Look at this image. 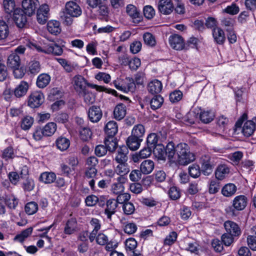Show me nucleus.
I'll list each match as a JSON object with an SVG mask.
<instances>
[{
	"label": "nucleus",
	"mask_w": 256,
	"mask_h": 256,
	"mask_svg": "<svg viewBox=\"0 0 256 256\" xmlns=\"http://www.w3.org/2000/svg\"><path fill=\"white\" fill-rule=\"evenodd\" d=\"M172 157V163L185 166L194 162V154L190 152L188 146L186 143H180L176 146L173 143V147L168 151Z\"/></svg>",
	"instance_id": "1"
},
{
	"label": "nucleus",
	"mask_w": 256,
	"mask_h": 256,
	"mask_svg": "<svg viewBox=\"0 0 256 256\" xmlns=\"http://www.w3.org/2000/svg\"><path fill=\"white\" fill-rule=\"evenodd\" d=\"M82 14L81 8L76 2L70 1L66 4L65 12L61 16L64 23L70 26L73 22L74 18H78Z\"/></svg>",
	"instance_id": "2"
},
{
	"label": "nucleus",
	"mask_w": 256,
	"mask_h": 256,
	"mask_svg": "<svg viewBox=\"0 0 256 256\" xmlns=\"http://www.w3.org/2000/svg\"><path fill=\"white\" fill-rule=\"evenodd\" d=\"M173 142H169L166 148L163 144H158L152 148L153 153L156 158L158 160H165L167 157L169 161L171 162L172 157L170 155V150L172 147H173Z\"/></svg>",
	"instance_id": "3"
},
{
	"label": "nucleus",
	"mask_w": 256,
	"mask_h": 256,
	"mask_svg": "<svg viewBox=\"0 0 256 256\" xmlns=\"http://www.w3.org/2000/svg\"><path fill=\"white\" fill-rule=\"evenodd\" d=\"M232 203L234 208L231 212L234 214L235 210H243L246 208L248 203V198L244 195H239L233 199Z\"/></svg>",
	"instance_id": "4"
},
{
	"label": "nucleus",
	"mask_w": 256,
	"mask_h": 256,
	"mask_svg": "<svg viewBox=\"0 0 256 256\" xmlns=\"http://www.w3.org/2000/svg\"><path fill=\"white\" fill-rule=\"evenodd\" d=\"M44 98L42 92L38 91L34 92L28 97V106L33 108H38L44 102Z\"/></svg>",
	"instance_id": "5"
},
{
	"label": "nucleus",
	"mask_w": 256,
	"mask_h": 256,
	"mask_svg": "<svg viewBox=\"0 0 256 256\" xmlns=\"http://www.w3.org/2000/svg\"><path fill=\"white\" fill-rule=\"evenodd\" d=\"M22 8L23 11L28 16H30L36 12V10L40 5L38 0H23L22 2Z\"/></svg>",
	"instance_id": "6"
},
{
	"label": "nucleus",
	"mask_w": 256,
	"mask_h": 256,
	"mask_svg": "<svg viewBox=\"0 0 256 256\" xmlns=\"http://www.w3.org/2000/svg\"><path fill=\"white\" fill-rule=\"evenodd\" d=\"M26 16L22 10L18 8L14 12L12 18L18 27L22 28L27 22Z\"/></svg>",
	"instance_id": "7"
},
{
	"label": "nucleus",
	"mask_w": 256,
	"mask_h": 256,
	"mask_svg": "<svg viewBox=\"0 0 256 256\" xmlns=\"http://www.w3.org/2000/svg\"><path fill=\"white\" fill-rule=\"evenodd\" d=\"M168 40L171 47L176 50H188L187 45L184 44L182 38L179 35L170 36Z\"/></svg>",
	"instance_id": "8"
},
{
	"label": "nucleus",
	"mask_w": 256,
	"mask_h": 256,
	"mask_svg": "<svg viewBox=\"0 0 256 256\" xmlns=\"http://www.w3.org/2000/svg\"><path fill=\"white\" fill-rule=\"evenodd\" d=\"M39 52H42L48 54H52L55 56H60L63 50L62 48L56 44H50L46 46L43 49L40 46L36 47Z\"/></svg>",
	"instance_id": "9"
},
{
	"label": "nucleus",
	"mask_w": 256,
	"mask_h": 256,
	"mask_svg": "<svg viewBox=\"0 0 256 256\" xmlns=\"http://www.w3.org/2000/svg\"><path fill=\"white\" fill-rule=\"evenodd\" d=\"M126 12L132 19V22L134 23L138 24L142 20L140 10L133 4H130L126 6Z\"/></svg>",
	"instance_id": "10"
},
{
	"label": "nucleus",
	"mask_w": 256,
	"mask_h": 256,
	"mask_svg": "<svg viewBox=\"0 0 256 256\" xmlns=\"http://www.w3.org/2000/svg\"><path fill=\"white\" fill-rule=\"evenodd\" d=\"M224 226L226 233L235 237L238 236L241 234V230L239 226L236 222L227 220L224 223Z\"/></svg>",
	"instance_id": "11"
},
{
	"label": "nucleus",
	"mask_w": 256,
	"mask_h": 256,
	"mask_svg": "<svg viewBox=\"0 0 256 256\" xmlns=\"http://www.w3.org/2000/svg\"><path fill=\"white\" fill-rule=\"evenodd\" d=\"M158 6L160 12L166 15L170 14L174 9L171 0H160Z\"/></svg>",
	"instance_id": "12"
},
{
	"label": "nucleus",
	"mask_w": 256,
	"mask_h": 256,
	"mask_svg": "<svg viewBox=\"0 0 256 256\" xmlns=\"http://www.w3.org/2000/svg\"><path fill=\"white\" fill-rule=\"evenodd\" d=\"M202 172L205 176H208L212 174L213 165L209 156L204 155L201 158Z\"/></svg>",
	"instance_id": "13"
},
{
	"label": "nucleus",
	"mask_w": 256,
	"mask_h": 256,
	"mask_svg": "<svg viewBox=\"0 0 256 256\" xmlns=\"http://www.w3.org/2000/svg\"><path fill=\"white\" fill-rule=\"evenodd\" d=\"M73 82L74 90L79 94L86 90V82L82 76L78 75L74 76Z\"/></svg>",
	"instance_id": "14"
},
{
	"label": "nucleus",
	"mask_w": 256,
	"mask_h": 256,
	"mask_svg": "<svg viewBox=\"0 0 256 256\" xmlns=\"http://www.w3.org/2000/svg\"><path fill=\"white\" fill-rule=\"evenodd\" d=\"M49 8L47 4L42 5L38 10L37 20L40 24H44L48 18Z\"/></svg>",
	"instance_id": "15"
},
{
	"label": "nucleus",
	"mask_w": 256,
	"mask_h": 256,
	"mask_svg": "<svg viewBox=\"0 0 256 256\" xmlns=\"http://www.w3.org/2000/svg\"><path fill=\"white\" fill-rule=\"evenodd\" d=\"M102 112L99 106H92L90 108L88 111V117L92 122H97L102 117Z\"/></svg>",
	"instance_id": "16"
},
{
	"label": "nucleus",
	"mask_w": 256,
	"mask_h": 256,
	"mask_svg": "<svg viewBox=\"0 0 256 256\" xmlns=\"http://www.w3.org/2000/svg\"><path fill=\"white\" fill-rule=\"evenodd\" d=\"M97 174V170L96 168H87L85 172L84 176L86 179H90L88 181L89 186L92 190L95 189V180Z\"/></svg>",
	"instance_id": "17"
},
{
	"label": "nucleus",
	"mask_w": 256,
	"mask_h": 256,
	"mask_svg": "<svg viewBox=\"0 0 256 256\" xmlns=\"http://www.w3.org/2000/svg\"><path fill=\"white\" fill-rule=\"evenodd\" d=\"M118 207L117 202L114 199H110L106 202V207L104 210V214L108 219L111 220L112 216L116 212Z\"/></svg>",
	"instance_id": "18"
},
{
	"label": "nucleus",
	"mask_w": 256,
	"mask_h": 256,
	"mask_svg": "<svg viewBox=\"0 0 256 256\" xmlns=\"http://www.w3.org/2000/svg\"><path fill=\"white\" fill-rule=\"evenodd\" d=\"M128 150L126 146H120L117 150V154L115 158L116 161L118 162H125L128 160Z\"/></svg>",
	"instance_id": "19"
},
{
	"label": "nucleus",
	"mask_w": 256,
	"mask_h": 256,
	"mask_svg": "<svg viewBox=\"0 0 256 256\" xmlns=\"http://www.w3.org/2000/svg\"><path fill=\"white\" fill-rule=\"evenodd\" d=\"M230 173L228 166L224 164H220L216 168L215 171V176L216 179L222 180Z\"/></svg>",
	"instance_id": "20"
},
{
	"label": "nucleus",
	"mask_w": 256,
	"mask_h": 256,
	"mask_svg": "<svg viewBox=\"0 0 256 256\" xmlns=\"http://www.w3.org/2000/svg\"><path fill=\"white\" fill-rule=\"evenodd\" d=\"M162 88V84L160 80H154L150 82L148 85V92L152 94L160 93Z\"/></svg>",
	"instance_id": "21"
},
{
	"label": "nucleus",
	"mask_w": 256,
	"mask_h": 256,
	"mask_svg": "<svg viewBox=\"0 0 256 256\" xmlns=\"http://www.w3.org/2000/svg\"><path fill=\"white\" fill-rule=\"evenodd\" d=\"M28 84L25 81H22L14 90V96L17 98L24 96L28 89Z\"/></svg>",
	"instance_id": "22"
},
{
	"label": "nucleus",
	"mask_w": 256,
	"mask_h": 256,
	"mask_svg": "<svg viewBox=\"0 0 256 256\" xmlns=\"http://www.w3.org/2000/svg\"><path fill=\"white\" fill-rule=\"evenodd\" d=\"M77 228V221L75 218H71L68 220L64 228V233L66 234H74Z\"/></svg>",
	"instance_id": "23"
},
{
	"label": "nucleus",
	"mask_w": 256,
	"mask_h": 256,
	"mask_svg": "<svg viewBox=\"0 0 256 256\" xmlns=\"http://www.w3.org/2000/svg\"><path fill=\"white\" fill-rule=\"evenodd\" d=\"M143 139L134 137L131 135L128 137L126 141L128 147L132 150H137L140 146L141 142Z\"/></svg>",
	"instance_id": "24"
},
{
	"label": "nucleus",
	"mask_w": 256,
	"mask_h": 256,
	"mask_svg": "<svg viewBox=\"0 0 256 256\" xmlns=\"http://www.w3.org/2000/svg\"><path fill=\"white\" fill-rule=\"evenodd\" d=\"M237 190V186L232 183L226 184L222 189V194L226 197L233 196Z\"/></svg>",
	"instance_id": "25"
},
{
	"label": "nucleus",
	"mask_w": 256,
	"mask_h": 256,
	"mask_svg": "<svg viewBox=\"0 0 256 256\" xmlns=\"http://www.w3.org/2000/svg\"><path fill=\"white\" fill-rule=\"evenodd\" d=\"M154 167V162L150 160H144L140 165V170L144 174L151 173Z\"/></svg>",
	"instance_id": "26"
},
{
	"label": "nucleus",
	"mask_w": 256,
	"mask_h": 256,
	"mask_svg": "<svg viewBox=\"0 0 256 256\" xmlns=\"http://www.w3.org/2000/svg\"><path fill=\"white\" fill-rule=\"evenodd\" d=\"M126 114V106L123 104H118L114 110V118L117 120H122Z\"/></svg>",
	"instance_id": "27"
},
{
	"label": "nucleus",
	"mask_w": 256,
	"mask_h": 256,
	"mask_svg": "<svg viewBox=\"0 0 256 256\" xmlns=\"http://www.w3.org/2000/svg\"><path fill=\"white\" fill-rule=\"evenodd\" d=\"M256 128V124L253 120H248L242 127V132L246 136H250L254 132Z\"/></svg>",
	"instance_id": "28"
},
{
	"label": "nucleus",
	"mask_w": 256,
	"mask_h": 256,
	"mask_svg": "<svg viewBox=\"0 0 256 256\" xmlns=\"http://www.w3.org/2000/svg\"><path fill=\"white\" fill-rule=\"evenodd\" d=\"M212 36L215 42L219 44H222L225 41V36L224 31L219 28H215L212 30Z\"/></svg>",
	"instance_id": "29"
},
{
	"label": "nucleus",
	"mask_w": 256,
	"mask_h": 256,
	"mask_svg": "<svg viewBox=\"0 0 256 256\" xmlns=\"http://www.w3.org/2000/svg\"><path fill=\"white\" fill-rule=\"evenodd\" d=\"M50 80V76L46 74H40L36 80V86L40 88L46 87Z\"/></svg>",
	"instance_id": "30"
},
{
	"label": "nucleus",
	"mask_w": 256,
	"mask_h": 256,
	"mask_svg": "<svg viewBox=\"0 0 256 256\" xmlns=\"http://www.w3.org/2000/svg\"><path fill=\"white\" fill-rule=\"evenodd\" d=\"M104 144L110 152H114L118 146L116 139L114 136H107L104 140Z\"/></svg>",
	"instance_id": "31"
},
{
	"label": "nucleus",
	"mask_w": 256,
	"mask_h": 256,
	"mask_svg": "<svg viewBox=\"0 0 256 256\" xmlns=\"http://www.w3.org/2000/svg\"><path fill=\"white\" fill-rule=\"evenodd\" d=\"M20 56L16 53H13L9 56L8 58V66L12 68L19 67L20 65Z\"/></svg>",
	"instance_id": "32"
},
{
	"label": "nucleus",
	"mask_w": 256,
	"mask_h": 256,
	"mask_svg": "<svg viewBox=\"0 0 256 256\" xmlns=\"http://www.w3.org/2000/svg\"><path fill=\"white\" fill-rule=\"evenodd\" d=\"M104 130L107 136H114L118 132L116 122L114 120L108 122L105 126Z\"/></svg>",
	"instance_id": "33"
},
{
	"label": "nucleus",
	"mask_w": 256,
	"mask_h": 256,
	"mask_svg": "<svg viewBox=\"0 0 256 256\" xmlns=\"http://www.w3.org/2000/svg\"><path fill=\"white\" fill-rule=\"evenodd\" d=\"M47 29L50 34L54 35L59 34L61 31L60 24L56 20H52L48 22Z\"/></svg>",
	"instance_id": "34"
},
{
	"label": "nucleus",
	"mask_w": 256,
	"mask_h": 256,
	"mask_svg": "<svg viewBox=\"0 0 256 256\" xmlns=\"http://www.w3.org/2000/svg\"><path fill=\"white\" fill-rule=\"evenodd\" d=\"M145 134V128L142 124H138L134 126L132 130V134L134 137L143 139Z\"/></svg>",
	"instance_id": "35"
},
{
	"label": "nucleus",
	"mask_w": 256,
	"mask_h": 256,
	"mask_svg": "<svg viewBox=\"0 0 256 256\" xmlns=\"http://www.w3.org/2000/svg\"><path fill=\"white\" fill-rule=\"evenodd\" d=\"M40 180L45 184H51L56 180V175L52 172H44L40 174Z\"/></svg>",
	"instance_id": "36"
},
{
	"label": "nucleus",
	"mask_w": 256,
	"mask_h": 256,
	"mask_svg": "<svg viewBox=\"0 0 256 256\" xmlns=\"http://www.w3.org/2000/svg\"><path fill=\"white\" fill-rule=\"evenodd\" d=\"M56 146L61 151L67 150L70 145V140L64 137H60L56 140Z\"/></svg>",
	"instance_id": "37"
},
{
	"label": "nucleus",
	"mask_w": 256,
	"mask_h": 256,
	"mask_svg": "<svg viewBox=\"0 0 256 256\" xmlns=\"http://www.w3.org/2000/svg\"><path fill=\"white\" fill-rule=\"evenodd\" d=\"M214 112L211 110L201 112L200 114V120L204 124H208L214 120Z\"/></svg>",
	"instance_id": "38"
},
{
	"label": "nucleus",
	"mask_w": 256,
	"mask_h": 256,
	"mask_svg": "<svg viewBox=\"0 0 256 256\" xmlns=\"http://www.w3.org/2000/svg\"><path fill=\"white\" fill-rule=\"evenodd\" d=\"M122 82L124 84V92H133L135 90L136 86L134 80L132 78H126L124 82Z\"/></svg>",
	"instance_id": "39"
},
{
	"label": "nucleus",
	"mask_w": 256,
	"mask_h": 256,
	"mask_svg": "<svg viewBox=\"0 0 256 256\" xmlns=\"http://www.w3.org/2000/svg\"><path fill=\"white\" fill-rule=\"evenodd\" d=\"M114 169L115 172L118 175H126L130 172V168L126 162H118Z\"/></svg>",
	"instance_id": "40"
},
{
	"label": "nucleus",
	"mask_w": 256,
	"mask_h": 256,
	"mask_svg": "<svg viewBox=\"0 0 256 256\" xmlns=\"http://www.w3.org/2000/svg\"><path fill=\"white\" fill-rule=\"evenodd\" d=\"M4 200L6 205L10 209H15L18 204V199L12 194L6 196Z\"/></svg>",
	"instance_id": "41"
},
{
	"label": "nucleus",
	"mask_w": 256,
	"mask_h": 256,
	"mask_svg": "<svg viewBox=\"0 0 256 256\" xmlns=\"http://www.w3.org/2000/svg\"><path fill=\"white\" fill-rule=\"evenodd\" d=\"M80 138L84 142L88 141L90 139L92 136V132L90 128L84 126L79 130Z\"/></svg>",
	"instance_id": "42"
},
{
	"label": "nucleus",
	"mask_w": 256,
	"mask_h": 256,
	"mask_svg": "<svg viewBox=\"0 0 256 256\" xmlns=\"http://www.w3.org/2000/svg\"><path fill=\"white\" fill-rule=\"evenodd\" d=\"M56 124L54 122L48 123L43 128V132L45 134V136H52L56 132Z\"/></svg>",
	"instance_id": "43"
},
{
	"label": "nucleus",
	"mask_w": 256,
	"mask_h": 256,
	"mask_svg": "<svg viewBox=\"0 0 256 256\" xmlns=\"http://www.w3.org/2000/svg\"><path fill=\"white\" fill-rule=\"evenodd\" d=\"M34 122L33 118L30 116H26L20 122V127L24 130H28L32 126Z\"/></svg>",
	"instance_id": "44"
},
{
	"label": "nucleus",
	"mask_w": 256,
	"mask_h": 256,
	"mask_svg": "<svg viewBox=\"0 0 256 256\" xmlns=\"http://www.w3.org/2000/svg\"><path fill=\"white\" fill-rule=\"evenodd\" d=\"M164 98L160 95H156L150 100V107L152 110H156L162 106Z\"/></svg>",
	"instance_id": "45"
},
{
	"label": "nucleus",
	"mask_w": 256,
	"mask_h": 256,
	"mask_svg": "<svg viewBox=\"0 0 256 256\" xmlns=\"http://www.w3.org/2000/svg\"><path fill=\"white\" fill-rule=\"evenodd\" d=\"M9 34V29L6 22L0 19V40L6 38Z\"/></svg>",
	"instance_id": "46"
},
{
	"label": "nucleus",
	"mask_w": 256,
	"mask_h": 256,
	"mask_svg": "<svg viewBox=\"0 0 256 256\" xmlns=\"http://www.w3.org/2000/svg\"><path fill=\"white\" fill-rule=\"evenodd\" d=\"M14 156V148L12 146H8L2 151L1 157L5 160L13 159Z\"/></svg>",
	"instance_id": "47"
},
{
	"label": "nucleus",
	"mask_w": 256,
	"mask_h": 256,
	"mask_svg": "<svg viewBox=\"0 0 256 256\" xmlns=\"http://www.w3.org/2000/svg\"><path fill=\"white\" fill-rule=\"evenodd\" d=\"M32 232V228L30 227L22 232L20 234L16 235L14 237V240L19 242H22L26 238L31 234Z\"/></svg>",
	"instance_id": "48"
},
{
	"label": "nucleus",
	"mask_w": 256,
	"mask_h": 256,
	"mask_svg": "<svg viewBox=\"0 0 256 256\" xmlns=\"http://www.w3.org/2000/svg\"><path fill=\"white\" fill-rule=\"evenodd\" d=\"M80 95H82L84 97V102L88 104H92L95 101L94 94L87 89L84 92L80 93Z\"/></svg>",
	"instance_id": "49"
},
{
	"label": "nucleus",
	"mask_w": 256,
	"mask_h": 256,
	"mask_svg": "<svg viewBox=\"0 0 256 256\" xmlns=\"http://www.w3.org/2000/svg\"><path fill=\"white\" fill-rule=\"evenodd\" d=\"M69 116L66 112H58L54 114V120L60 124H64L68 122Z\"/></svg>",
	"instance_id": "50"
},
{
	"label": "nucleus",
	"mask_w": 256,
	"mask_h": 256,
	"mask_svg": "<svg viewBox=\"0 0 256 256\" xmlns=\"http://www.w3.org/2000/svg\"><path fill=\"white\" fill-rule=\"evenodd\" d=\"M38 210V205L34 202H28L25 206V212L29 214L32 215L35 214Z\"/></svg>",
	"instance_id": "51"
},
{
	"label": "nucleus",
	"mask_w": 256,
	"mask_h": 256,
	"mask_svg": "<svg viewBox=\"0 0 256 256\" xmlns=\"http://www.w3.org/2000/svg\"><path fill=\"white\" fill-rule=\"evenodd\" d=\"M40 70V62L36 60L30 62L28 64V71L33 74L38 73Z\"/></svg>",
	"instance_id": "52"
},
{
	"label": "nucleus",
	"mask_w": 256,
	"mask_h": 256,
	"mask_svg": "<svg viewBox=\"0 0 256 256\" xmlns=\"http://www.w3.org/2000/svg\"><path fill=\"white\" fill-rule=\"evenodd\" d=\"M3 5L5 12L8 14H10L16 10L14 0H4Z\"/></svg>",
	"instance_id": "53"
},
{
	"label": "nucleus",
	"mask_w": 256,
	"mask_h": 256,
	"mask_svg": "<svg viewBox=\"0 0 256 256\" xmlns=\"http://www.w3.org/2000/svg\"><path fill=\"white\" fill-rule=\"evenodd\" d=\"M168 195L172 200H177L180 198L181 192L178 188L176 186H172L168 190Z\"/></svg>",
	"instance_id": "54"
},
{
	"label": "nucleus",
	"mask_w": 256,
	"mask_h": 256,
	"mask_svg": "<svg viewBox=\"0 0 256 256\" xmlns=\"http://www.w3.org/2000/svg\"><path fill=\"white\" fill-rule=\"evenodd\" d=\"M158 141V138L157 135L154 133H152L150 134L147 137V146L153 148L156 146Z\"/></svg>",
	"instance_id": "55"
},
{
	"label": "nucleus",
	"mask_w": 256,
	"mask_h": 256,
	"mask_svg": "<svg viewBox=\"0 0 256 256\" xmlns=\"http://www.w3.org/2000/svg\"><path fill=\"white\" fill-rule=\"evenodd\" d=\"M201 171L200 166L196 164H192L188 168L189 174L194 178H198L200 174Z\"/></svg>",
	"instance_id": "56"
},
{
	"label": "nucleus",
	"mask_w": 256,
	"mask_h": 256,
	"mask_svg": "<svg viewBox=\"0 0 256 256\" xmlns=\"http://www.w3.org/2000/svg\"><path fill=\"white\" fill-rule=\"evenodd\" d=\"M211 246L216 252H221L224 250L223 243L218 238L212 240Z\"/></svg>",
	"instance_id": "57"
},
{
	"label": "nucleus",
	"mask_w": 256,
	"mask_h": 256,
	"mask_svg": "<svg viewBox=\"0 0 256 256\" xmlns=\"http://www.w3.org/2000/svg\"><path fill=\"white\" fill-rule=\"evenodd\" d=\"M126 248L127 252L130 251L134 253V250L137 246V242L134 238L127 239L125 242Z\"/></svg>",
	"instance_id": "58"
},
{
	"label": "nucleus",
	"mask_w": 256,
	"mask_h": 256,
	"mask_svg": "<svg viewBox=\"0 0 256 256\" xmlns=\"http://www.w3.org/2000/svg\"><path fill=\"white\" fill-rule=\"evenodd\" d=\"M143 38L144 43L148 46H154L156 44L155 38L150 33H145L143 35Z\"/></svg>",
	"instance_id": "59"
},
{
	"label": "nucleus",
	"mask_w": 256,
	"mask_h": 256,
	"mask_svg": "<svg viewBox=\"0 0 256 256\" xmlns=\"http://www.w3.org/2000/svg\"><path fill=\"white\" fill-rule=\"evenodd\" d=\"M182 92L180 90H176L170 94V100L172 103L177 102L182 98Z\"/></svg>",
	"instance_id": "60"
},
{
	"label": "nucleus",
	"mask_w": 256,
	"mask_h": 256,
	"mask_svg": "<svg viewBox=\"0 0 256 256\" xmlns=\"http://www.w3.org/2000/svg\"><path fill=\"white\" fill-rule=\"evenodd\" d=\"M234 236L228 233H224L221 236V240L226 246H230L233 242Z\"/></svg>",
	"instance_id": "61"
},
{
	"label": "nucleus",
	"mask_w": 256,
	"mask_h": 256,
	"mask_svg": "<svg viewBox=\"0 0 256 256\" xmlns=\"http://www.w3.org/2000/svg\"><path fill=\"white\" fill-rule=\"evenodd\" d=\"M122 209L124 213L126 215L132 214L135 210L134 205L130 202H125L122 206Z\"/></svg>",
	"instance_id": "62"
},
{
	"label": "nucleus",
	"mask_w": 256,
	"mask_h": 256,
	"mask_svg": "<svg viewBox=\"0 0 256 256\" xmlns=\"http://www.w3.org/2000/svg\"><path fill=\"white\" fill-rule=\"evenodd\" d=\"M108 151L104 144H99L95 148V154L98 157H101L106 154Z\"/></svg>",
	"instance_id": "63"
},
{
	"label": "nucleus",
	"mask_w": 256,
	"mask_h": 256,
	"mask_svg": "<svg viewBox=\"0 0 256 256\" xmlns=\"http://www.w3.org/2000/svg\"><path fill=\"white\" fill-rule=\"evenodd\" d=\"M130 198V195L128 193H120L118 194V196L116 201L117 204H125V202H128Z\"/></svg>",
	"instance_id": "64"
}]
</instances>
